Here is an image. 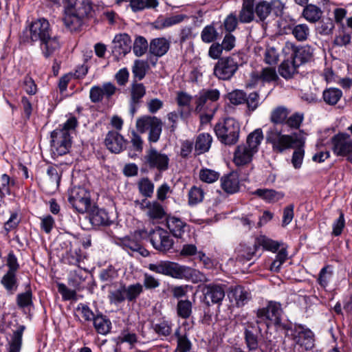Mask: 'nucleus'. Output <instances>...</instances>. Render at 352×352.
I'll return each mask as SVG.
<instances>
[{"label":"nucleus","mask_w":352,"mask_h":352,"mask_svg":"<svg viewBox=\"0 0 352 352\" xmlns=\"http://www.w3.org/2000/svg\"><path fill=\"white\" fill-rule=\"evenodd\" d=\"M51 31L49 21L44 18H39L31 23L30 36L21 38L24 43L39 41L42 54L48 58L60 47L58 37L51 36Z\"/></svg>","instance_id":"nucleus-1"},{"label":"nucleus","mask_w":352,"mask_h":352,"mask_svg":"<svg viewBox=\"0 0 352 352\" xmlns=\"http://www.w3.org/2000/svg\"><path fill=\"white\" fill-rule=\"evenodd\" d=\"M65 26L71 32L81 30L85 20L92 17L94 9L92 3L89 0H63Z\"/></svg>","instance_id":"nucleus-2"},{"label":"nucleus","mask_w":352,"mask_h":352,"mask_svg":"<svg viewBox=\"0 0 352 352\" xmlns=\"http://www.w3.org/2000/svg\"><path fill=\"white\" fill-rule=\"evenodd\" d=\"M266 143L272 145V151L276 153H282L289 148L305 143V133L302 130L289 135L282 133V130L276 126H270L266 131Z\"/></svg>","instance_id":"nucleus-3"},{"label":"nucleus","mask_w":352,"mask_h":352,"mask_svg":"<svg viewBox=\"0 0 352 352\" xmlns=\"http://www.w3.org/2000/svg\"><path fill=\"white\" fill-rule=\"evenodd\" d=\"M256 314V323L258 331H261V325H264L267 329L274 326L277 329L283 330V327L287 325V322H282L283 310L282 305L279 302L270 300L265 307L258 308L254 311Z\"/></svg>","instance_id":"nucleus-4"},{"label":"nucleus","mask_w":352,"mask_h":352,"mask_svg":"<svg viewBox=\"0 0 352 352\" xmlns=\"http://www.w3.org/2000/svg\"><path fill=\"white\" fill-rule=\"evenodd\" d=\"M214 131L217 140L222 144L233 146L239 141L241 125L236 119L228 117L214 125Z\"/></svg>","instance_id":"nucleus-5"},{"label":"nucleus","mask_w":352,"mask_h":352,"mask_svg":"<svg viewBox=\"0 0 352 352\" xmlns=\"http://www.w3.org/2000/svg\"><path fill=\"white\" fill-rule=\"evenodd\" d=\"M285 338L291 340L296 344L305 347L306 350L311 349L314 346V333L307 326L302 324L287 322L283 327Z\"/></svg>","instance_id":"nucleus-6"},{"label":"nucleus","mask_w":352,"mask_h":352,"mask_svg":"<svg viewBox=\"0 0 352 352\" xmlns=\"http://www.w3.org/2000/svg\"><path fill=\"white\" fill-rule=\"evenodd\" d=\"M140 160V172L142 173L157 170L160 174L168 170L170 161L166 154L158 151L152 146L145 151Z\"/></svg>","instance_id":"nucleus-7"},{"label":"nucleus","mask_w":352,"mask_h":352,"mask_svg":"<svg viewBox=\"0 0 352 352\" xmlns=\"http://www.w3.org/2000/svg\"><path fill=\"white\" fill-rule=\"evenodd\" d=\"M147 267L151 272L177 279H189L194 274L192 268L168 261L149 263Z\"/></svg>","instance_id":"nucleus-8"},{"label":"nucleus","mask_w":352,"mask_h":352,"mask_svg":"<svg viewBox=\"0 0 352 352\" xmlns=\"http://www.w3.org/2000/svg\"><path fill=\"white\" fill-rule=\"evenodd\" d=\"M68 201L78 213L87 212L91 206L90 191L82 186H74L68 190Z\"/></svg>","instance_id":"nucleus-9"},{"label":"nucleus","mask_w":352,"mask_h":352,"mask_svg":"<svg viewBox=\"0 0 352 352\" xmlns=\"http://www.w3.org/2000/svg\"><path fill=\"white\" fill-rule=\"evenodd\" d=\"M240 64L239 55L220 58L214 67L213 74L219 80H229L235 74Z\"/></svg>","instance_id":"nucleus-10"},{"label":"nucleus","mask_w":352,"mask_h":352,"mask_svg":"<svg viewBox=\"0 0 352 352\" xmlns=\"http://www.w3.org/2000/svg\"><path fill=\"white\" fill-rule=\"evenodd\" d=\"M331 151L336 157H345L352 164V138L345 132H339L331 138Z\"/></svg>","instance_id":"nucleus-11"},{"label":"nucleus","mask_w":352,"mask_h":352,"mask_svg":"<svg viewBox=\"0 0 352 352\" xmlns=\"http://www.w3.org/2000/svg\"><path fill=\"white\" fill-rule=\"evenodd\" d=\"M136 127L138 131L142 133L148 130V142L155 143L160 138L162 131V122L160 119L155 116H145L137 120Z\"/></svg>","instance_id":"nucleus-12"},{"label":"nucleus","mask_w":352,"mask_h":352,"mask_svg":"<svg viewBox=\"0 0 352 352\" xmlns=\"http://www.w3.org/2000/svg\"><path fill=\"white\" fill-rule=\"evenodd\" d=\"M226 287V285L220 283H212L204 285L201 289L202 302L207 307L217 305L219 307L225 298Z\"/></svg>","instance_id":"nucleus-13"},{"label":"nucleus","mask_w":352,"mask_h":352,"mask_svg":"<svg viewBox=\"0 0 352 352\" xmlns=\"http://www.w3.org/2000/svg\"><path fill=\"white\" fill-rule=\"evenodd\" d=\"M195 111L202 112L204 109H211L217 111L218 106L217 102L220 98V92L217 89H202L195 96Z\"/></svg>","instance_id":"nucleus-14"},{"label":"nucleus","mask_w":352,"mask_h":352,"mask_svg":"<svg viewBox=\"0 0 352 352\" xmlns=\"http://www.w3.org/2000/svg\"><path fill=\"white\" fill-rule=\"evenodd\" d=\"M148 237L153 247L159 252H167L173 247L174 241L169 232L160 226L152 230Z\"/></svg>","instance_id":"nucleus-15"},{"label":"nucleus","mask_w":352,"mask_h":352,"mask_svg":"<svg viewBox=\"0 0 352 352\" xmlns=\"http://www.w3.org/2000/svg\"><path fill=\"white\" fill-rule=\"evenodd\" d=\"M64 244L68 250L62 254L61 262L65 265L77 266L82 269L81 263H84L86 256L80 249V243L77 240L66 241Z\"/></svg>","instance_id":"nucleus-16"},{"label":"nucleus","mask_w":352,"mask_h":352,"mask_svg":"<svg viewBox=\"0 0 352 352\" xmlns=\"http://www.w3.org/2000/svg\"><path fill=\"white\" fill-rule=\"evenodd\" d=\"M141 236V232L135 231L134 234L126 236L119 239L118 244L130 255H140L146 257L149 255V252L144 248L140 239H138L136 236Z\"/></svg>","instance_id":"nucleus-17"},{"label":"nucleus","mask_w":352,"mask_h":352,"mask_svg":"<svg viewBox=\"0 0 352 352\" xmlns=\"http://www.w3.org/2000/svg\"><path fill=\"white\" fill-rule=\"evenodd\" d=\"M51 147L54 155L61 156L69 153L72 147L71 135H66L59 130L51 133Z\"/></svg>","instance_id":"nucleus-18"},{"label":"nucleus","mask_w":352,"mask_h":352,"mask_svg":"<svg viewBox=\"0 0 352 352\" xmlns=\"http://www.w3.org/2000/svg\"><path fill=\"white\" fill-rule=\"evenodd\" d=\"M131 39L127 34H120L116 35L113 40L111 52L117 60L131 52Z\"/></svg>","instance_id":"nucleus-19"},{"label":"nucleus","mask_w":352,"mask_h":352,"mask_svg":"<svg viewBox=\"0 0 352 352\" xmlns=\"http://www.w3.org/2000/svg\"><path fill=\"white\" fill-rule=\"evenodd\" d=\"M116 86L111 82H105L102 87L99 85L93 86L89 91V98L93 103H98L102 101L103 98L109 99L115 94Z\"/></svg>","instance_id":"nucleus-20"},{"label":"nucleus","mask_w":352,"mask_h":352,"mask_svg":"<svg viewBox=\"0 0 352 352\" xmlns=\"http://www.w3.org/2000/svg\"><path fill=\"white\" fill-rule=\"evenodd\" d=\"M126 140L116 131H109L104 139L107 148L113 153H120L125 148Z\"/></svg>","instance_id":"nucleus-21"},{"label":"nucleus","mask_w":352,"mask_h":352,"mask_svg":"<svg viewBox=\"0 0 352 352\" xmlns=\"http://www.w3.org/2000/svg\"><path fill=\"white\" fill-rule=\"evenodd\" d=\"M151 327L159 337L168 338L172 334L173 323L170 319L161 316L152 320Z\"/></svg>","instance_id":"nucleus-22"},{"label":"nucleus","mask_w":352,"mask_h":352,"mask_svg":"<svg viewBox=\"0 0 352 352\" xmlns=\"http://www.w3.org/2000/svg\"><path fill=\"white\" fill-rule=\"evenodd\" d=\"M314 51V49L309 45H292V57L298 65H301L313 60Z\"/></svg>","instance_id":"nucleus-23"},{"label":"nucleus","mask_w":352,"mask_h":352,"mask_svg":"<svg viewBox=\"0 0 352 352\" xmlns=\"http://www.w3.org/2000/svg\"><path fill=\"white\" fill-rule=\"evenodd\" d=\"M89 212V222L94 227L107 226L111 224L109 214L105 210L97 206L91 207Z\"/></svg>","instance_id":"nucleus-24"},{"label":"nucleus","mask_w":352,"mask_h":352,"mask_svg":"<svg viewBox=\"0 0 352 352\" xmlns=\"http://www.w3.org/2000/svg\"><path fill=\"white\" fill-rule=\"evenodd\" d=\"M166 226L174 237L180 239L185 232L187 223L181 218L174 215L168 214L166 217Z\"/></svg>","instance_id":"nucleus-25"},{"label":"nucleus","mask_w":352,"mask_h":352,"mask_svg":"<svg viewBox=\"0 0 352 352\" xmlns=\"http://www.w3.org/2000/svg\"><path fill=\"white\" fill-rule=\"evenodd\" d=\"M192 97L185 91H178L176 102L178 105L180 118L187 120L191 113L190 102Z\"/></svg>","instance_id":"nucleus-26"},{"label":"nucleus","mask_w":352,"mask_h":352,"mask_svg":"<svg viewBox=\"0 0 352 352\" xmlns=\"http://www.w3.org/2000/svg\"><path fill=\"white\" fill-rule=\"evenodd\" d=\"M256 152H254L245 144L236 146L234 153V162L236 166L249 164Z\"/></svg>","instance_id":"nucleus-27"},{"label":"nucleus","mask_w":352,"mask_h":352,"mask_svg":"<svg viewBox=\"0 0 352 352\" xmlns=\"http://www.w3.org/2000/svg\"><path fill=\"white\" fill-rule=\"evenodd\" d=\"M221 186L227 194L232 195L238 192L240 189L239 175L234 172L223 175L221 178Z\"/></svg>","instance_id":"nucleus-28"},{"label":"nucleus","mask_w":352,"mask_h":352,"mask_svg":"<svg viewBox=\"0 0 352 352\" xmlns=\"http://www.w3.org/2000/svg\"><path fill=\"white\" fill-rule=\"evenodd\" d=\"M262 254V252H259L254 241V243L250 245L246 243H240L238 249V259L240 261H250L254 258H259Z\"/></svg>","instance_id":"nucleus-29"},{"label":"nucleus","mask_w":352,"mask_h":352,"mask_svg":"<svg viewBox=\"0 0 352 352\" xmlns=\"http://www.w3.org/2000/svg\"><path fill=\"white\" fill-rule=\"evenodd\" d=\"M229 297L235 300L236 306L241 307L244 306L251 299V294L241 285H236L231 287Z\"/></svg>","instance_id":"nucleus-30"},{"label":"nucleus","mask_w":352,"mask_h":352,"mask_svg":"<svg viewBox=\"0 0 352 352\" xmlns=\"http://www.w3.org/2000/svg\"><path fill=\"white\" fill-rule=\"evenodd\" d=\"M143 144L142 138L135 131H133L130 141L126 140L124 149L128 150L130 157H135L142 152Z\"/></svg>","instance_id":"nucleus-31"},{"label":"nucleus","mask_w":352,"mask_h":352,"mask_svg":"<svg viewBox=\"0 0 352 352\" xmlns=\"http://www.w3.org/2000/svg\"><path fill=\"white\" fill-rule=\"evenodd\" d=\"M25 329L24 325L18 326L17 329L13 331L10 338L8 340L6 345L7 352H20L22 346V338L23 331Z\"/></svg>","instance_id":"nucleus-32"},{"label":"nucleus","mask_w":352,"mask_h":352,"mask_svg":"<svg viewBox=\"0 0 352 352\" xmlns=\"http://www.w3.org/2000/svg\"><path fill=\"white\" fill-rule=\"evenodd\" d=\"M169 48L170 43L164 37L152 39L149 45L150 53L157 57H161L166 54Z\"/></svg>","instance_id":"nucleus-33"},{"label":"nucleus","mask_w":352,"mask_h":352,"mask_svg":"<svg viewBox=\"0 0 352 352\" xmlns=\"http://www.w3.org/2000/svg\"><path fill=\"white\" fill-rule=\"evenodd\" d=\"M253 195L270 204L277 202L285 197L283 192L268 188H258L253 192Z\"/></svg>","instance_id":"nucleus-34"},{"label":"nucleus","mask_w":352,"mask_h":352,"mask_svg":"<svg viewBox=\"0 0 352 352\" xmlns=\"http://www.w3.org/2000/svg\"><path fill=\"white\" fill-rule=\"evenodd\" d=\"M15 184V180L8 174L0 175V207L5 204V199L12 194V188Z\"/></svg>","instance_id":"nucleus-35"},{"label":"nucleus","mask_w":352,"mask_h":352,"mask_svg":"<svg viewBox=\"0 0 352 352\" xmlns=\"http://www.w3.org/2000/svg\"><path fill=\"white\" fill-rule=\"evenodd\" d=\"M146 94V87L143 83H139L135 80H133L131 88L130 105L131 111L135 110V105L141 102V99Z\"/></svg>","instance_id":"nucleus-36"},{"label":"nucleus","mask_w":352,"mask_h":352,"mask_svg":"<svg viewBox=\"0 0 352 352\" xmlns=\"http://www.w3.org/2000/svg\"><path fill=\"white\" fill-rule=\"evenodd\" d=\"M212 142V137L208 133L199 134L195 142V151L196 155H199L208 152Z\"/></svg>","instance_id":"nucleus-37"},{"label":"nucleus","mask_w":352,"mask_h":352,"mask_svg":"<svg viewBox=\"0 0 352 352\" xmlns=\"http://www.w3.org/2000/svg\"><path fill=\"white\" fill-rule=\"evenodd\" d=\"M94 327L96 332L101 335H107L111 329V322L107 316L101 313L96 315L93 320Z\"/></svg>","instance_id":"nucleus-38"},{"label":"nucleus","mask_w":352,"mask_h":352,"mask_svg":"<svg viewBox=\"0 0 352 352\" xmlns=\"http://www.w3.org/2000/svg\"><path fill=\"white\" fill-rule=\"evenodd\" d=\"M1 283L8 294H14L19 287L16 273L6 272L1 278Z\"/></svg>","instance_id":"nucleus-39"},{"label":"nucleus","mask_w":352,"mask_h":352,"mask_svg":"<svg viewBox=\"0 0 352 352\" xmlns=\"http://www.w3.org/2000/svg\"><path fill=\"white\" fill-rule=\"evenodd\" d=\"M342 95V91L339 88H326L322 91V100L326 104L334 106L340 101Z\"/></svg>","instance_id":"nucleus-40"},{"label":"nucleus","mask_w":352,"mask_h":352,"mask_svg":"<svg viewBox=\"0 0 352 352\" xmlns=\"http://www.w3.org/2000/svg\"><path fill=\"white\" fill-rule=\"evenodd\" d=\"M299 66L294 58L292 60H285L279 65V74L286 80L290 79L297 72V69Z\"/></svg>","instance_id":"nucleus-41"},{"label":"nucleus","mask_w":352,"mask_h":352,"mask_svg":"<svg viewBox=\"0 0 352 352\" xmlns=\"http://www.w3.org/2000/svg\"><path fill=\"white\" fill-rule=\"evenodd\" d=\"M82 269L84 270V272H82L80 270H74L72 277L69 279V284L77 290L84 289V283L89 278H91L88 271L85 268Z\"/></svg>","instance_id":"nucleus-42"},{"label":"nucleus","mask_w":352,"mask_h":352,"mask_svg":"<svg viewBox=\"0 0 352 352\" xmlns=\"http://www.w3.org/2000/svg\"><path fill=\"white\" fill-rule=\"evenodd\" d=\"M149 69L148 60L136 59L132 66V74L133 80H142L146 76Z\"/></svg>","instance_id":"nucleus-43"},{"label":"nucleus","mask_w":352,"mask_h":352,"mask_svg":"<svg viewBox=\"0 0 352 352\" xmlns=\"http://www.w3.org/2000/svg\"><path fill=\"white\" fill-rule=\"evenodd\" d=\"M25 292L19 293L16 296V305L21 309H25L33 307V294L30 284L28 283L25 287Z\"/></svg>","instance_id":"nucleus-44"},{"label":"nucleus","mask_w":352,"mask_h":352,"mask_svg":"<svg viewBox=\"0 0 352 352\" xmlns=\"http://www.w3.org/2000/svg\"><path fill=\"white\" fill-rule=\"evenodd\" d=\"M263 138L262 129L261 128L256 129L247 136L245 144L257 153Z\"/></svg>","instance_id":"nucleus-45"},{"label":"nucleus","mask_w":352,"mask_h":352,"mask_svg":"<svg viewBox=\"0 0 352 352\" xmlns=\"http://www.w3.org/2000/svg\"><path fill=\"white\" fill-rule=\"evenodd\" d=\"M108 299L111 305L116 306H118L126 300L124 284L121 283L117 289L109 290Z\"/></svg>","instance_id":"nucleus-46"},{"label":"nucleus","mask_w":352,"mask_h":352,"mask_svg":"<svg viewBox=\"0 0 352 352\" xmlns=\"http://www.w3.org/2000/svg\"><path fill=\"white\" fill-rule=\"evenodd\" d=\"M289 113V110L285 107H277L271 112L270 121L274 124V126L281 124L284 127L285 122Z\"/></svg>","instance_id":"nucleus-47"},{"label":"nucleus","mask_w":352,"mask_h":352,"mask_svg":"<svg viewBox=\"0 0 352 352\" xmlns=\"http://www.w3.org/2000/svg\"><path fill=\"white\" fill-rule=\"evenodd\" d=\"M255 241L259 251L262 248L263 250L276 252L278 250L280 246V244L278 241L269 239L264 235H261L256 237L255 239Z\"/></svg>","instance_id":"nucleus-48"},{"label":"nucleus","mask_w":352,"mask_h":352,"mask_svg":"<svg viewBox=\"0 0 352 352\" xmlns=\"http://www.w3.org/2000/svg\"><path fill=\"white\" fill-rule=\"evenodd\" d=\"M124 290L126 292V300L129 302H135L140 296L143 293V285L140 283L126 286L124 284Z\"/></svg>","instance_id":"nucleus-49"},{"label":"nucleus","mask_w":352,"mask_h":352,"mask_svg":"<svg viewBox=\"0 0 352 352\" xmlns=\"http://www.w3.org/2000/svg\"><path fill=\"white\" fill-rule=\"evenodd\" d=\"M139 192L145 198L152 197L154 193L155 186L153 182L147 177L141 178L137 183Z\"/></svg>","instance_id":"nucleus-50"},{"label":"nucleus","mask_w":352,"mask_h":352,"mask_svg":"<svg viewBox=\"0 0 352 352\" xmlns=\"http://www.w3.org/2000/svg\"><path fill=\"white\" fill-rule=\"evenodd\" d=\"M148 208L146 211L147 216L151 219H162L166 217V212L162 205L157 201L148 202Z\"/></svg>","instance_id":"nucleus-51"},{"label":"nucleus","mask_w":352,"mask_h":352,"mask_svg":"<svg viewBox=\"0 0 352 352\" xmlns=\"http://www.w3.org/2000/svg\"><path fill=\"white\" fill-rule=\"evenodd\" d=\"M177 315L182 319H188L192 313V304L188 299L179 300L176 306Z\"/></svg>","instance_id":"nucleus-52"},{"label":"nucleus","mask_w":352,"mask_h":352,"mask_svg":"<svg viewBox=\"0 0 352 352\" xmlns=\"http://www.w3.org/2000/svg\"><path fill=\"white\" fill-rule=\"evenodd\" d=\"M288 29L298 41H306L309 35V28L306 24L289 25Z\"/></svg>","instance_id":"nucleus-53"},{"label":"nucleus","mask_w":352,"mask_h":352,"mask_svg":"<svg viewBox=\"0 0 352 352\" xmlns=\"http://www.w3.org/2000/svg\"><path fill=\"white\" fill-rule=\"evenodd\" d=\"M302 15L309 22L318 21L322 16L320 8L313 4H307L303 10Z\"/></svg>","instance_id":"nucleus-54"},{"label":"nucleus","mask_w":352,"mask_h":352,"mask_svg":"<svg viewBox=\"0 0 352 352\" xmlns=\"http://www.w3.org/2000/svg\"><path fill=\"white\" fill-rule=\"evenodd\" d=\"M248 327H254V324L250 323ZM244 339L247 347L251 351H256L258 347V336L254 333L249 328H245L244 331Z\"/></svg>","instance_id":"nucleus-55"},{"label":"nucleus","mask_w":352,"mask_h":352,"mask_svg":"<svg viewBox=\"0 0 352 352\" xmlns=\"http://www.w3.org/2000/svg\"><path fill=\"white\" fill-rule=\"evenodd\" d=\"M204 191L201 188L193 186L188 191V205L194 206L203 201Z\"/></svg>","instance_id":"nucleus-56"},{"label":"nucleus","mask_w":352,"mask_h":352,"mask_svg":"<svg viewBox=\"0 0 352 352\" xmlns=\"http://www.w3.org/2000/svg\"><path fill=\"white\" fill-rule=\"evenodd\" d=\"M175 337L177 340V350L179 352H188L191 349V342L188 338L186 334H180V327H178L174 333Z\"/></svg>","instance_id":"nucleus-57"},{"label":"nucleus","mask_w":352,"mask_h":352,"mask_svg":"<svg viewBox=\"0 0 352 352\" xmlns=\"http://www.w3.org/2000/svg\"><path fill=\"white\" fill-rule=\"evenodd\" d=\"M304 120L303 113L296 112L287 117L284 126L287 127V131L294 129H299Z\"/></svg>","instance_id":"nucleus-58"},{"label":"nucleus","mask_w":352,"mask_h":352,"mask_svg":"<svg viewBox=\"0 0 352 352\" xmlns=\"http://www.w3.org/2000/svg\"><path fill=\"white\" fill-rule=\"evenodd\" d=\"M219 37L213 23L205 26L201 32V38L205 43H210Z\"/></svg>","instance_id":"nucleus-59"},{"label":"nucleus","mask_w":352,"mask_h":352,"mask_svg":"<svg viewBox=\"0 0 352 352\" xmlns=\"http://www.w3.org/2000/svg\"><path fill=\"white\" fill-rule=\"evenodd\" d=\"M158 6L157 0H131L130 6L135 12L145 8H155Z\"/></svg>","instance_id":"nucleus-60"},{"label":"nucleus","mask_w":352,"mask_h":352,"mask_svg":"<svg viewBox=\"0 0 352 352\" xmlns=\"http://www.w3.org/2000/svg\"><path fill=\"white\" fill-rule=\"evenodd\" d=\"M148 48L147 40L142 36H137L133 45V51L136 56H142Z\"/></svg>","instance_id":"nucleus-61"},{"label":"nucleus","mask_w":352,"mask_h":352,"mask_svg":"<svg viewBox=\"0 0 352 352\" xmlns=\"http://www.w3.org/2000/svg\"><path fill=\"white\" fill-rule=\"evenodd\" d=\"M304 146L305 144H302V145H298L294 148L296 149L292 154V164L296 169H299L302 166L305 155Z\"/></svg>","instance_id":"nucleus-62"},{"label":"nucleus","mask_w":352,"mask_h":352,"mask_svg":"<svg viewBox=\"0 0 352 352\" xmlns=\"http://www.w3.org/2000/svg\"><path fill=\"white\" fill-rule=\"evenodd\" d=\"M220 176L219 173L209 168H201L199 171V179L201 182L212 184L216 182Z\"/></svg>","instance_id":"nucleus-63"},{"label":"nucleus","mask_w":352,"mask_h":352,"mask_svg":"<svg viewBox=\"0 0 352 352\" xmlns=\"http://www.w3.org/2000/svg\"><path fill=\"white\" fill-rule=\"evenodd\" d=\"M118 276L116 268L109 265L106 269H102L99 274V278L103 282H111Z\"/></svg>","instance_id":"nucleus-64"}]
</instances>
